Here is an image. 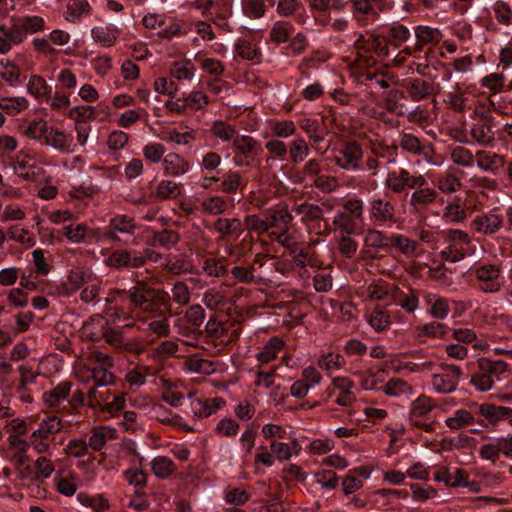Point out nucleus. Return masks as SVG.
<instances>
[{
	"instance_id": "nucleus-1",
	"label": "nucleus",
	"mask_w": 512,
	"mask_h": 512,
	"mask_svg": "<svg viewBox=\"0 0 512 512\" xmlns=\"http://www.w3.org/2000/svg\"><path fill=\"white\" fill-rule=\"evenodd\" d=\"M64 425L61 418L56 415L46 414L40 420L37 428L27 438L29 445L37 454H48L51 451L54 435L62 431Z\"/></svg>"
},
{
	"instance_id": "nucleus-2",
	"label": "nucleus",
	"mask_w": 512,
	"mask_h": 512,
	"mask_svg": "<svg viewBox=\"0 0 512 512\" xmlns=\"http://www.w3.org/2000/svg\"><path fill=\"white\" fill-rule=\"evenodd\" d=\"M95 358L97 364L90 366H80L76 371V376L83 383H89L90 380L94 382V387H103L113 383V374L109 371L112 366V359L109 355L96 352Z\"/></svg>"
},
{
	"instance_id": "nucleus-3",
	"label": "nucleus",
	"mask_w": 512,
	"mask_h": 512,
	"mask_svg": "<svg viewBox=\"0 0 512 512\" xmlns=\"http://www.w3.org/2000/svg\"><path fill=\"white\" fill-rule=\"evenodd\" d=\"M477 288L484 293H497L501 290L504 277L499 263H481L473 269Z\"/></svg>"
},
{
	"instance_id": "nucleus-4",
	"label": "nucleus",
	"mask_w": 512,
	"mask_h": 512,
	"mask_svg": "<svg viewBox=\"0 0 512 512\" xmlns=\"http://www.w3.org/2000/svg\"><path fill=\"white\" fill-rule=\"evenodd\" d=\"M479 370L471 377L470 383L480 392L493 388L495 379L507 370V364L501 360L480 359Z\"/></svg>"
},
{
	"instance_id": "nucleus-5",
	"label": "nucleus",
	"mask_w": 512,
	"mask_h": 512,
	"mask_svg": "<svg viewBox=\"0 0 512 512\" xmlns=\"http://www.w3.org/2000/svg\"><path fill=\"white\" fill-rule=\"evenodd\" d=\"M441 372L431 377V387L437 394H450L456 391L463 375L461 368L454 364H441Z\"/></svg>"
},
{
	"instance_id": "nucleus-6",
	"label": "nucleus",
	"mask_w": 512,
	"mask_h": 512,
	"mask_svg": "<svg viewBox=\"0 0 512 512\" xmlns=\"http://www.w3.org/2000/svg\"><path fill=\"white\" fill-rule=\"evenodd\" d=\"M7 442L10 449L13 450L11 460L16 470L22 478L28 477L32 473L30 466L31 457L28 454L32 445H29L28 440L21 435H9Z\"/></svg>"
},
{
	"instance_id": "nucleus-7",
	"label": "nucleus",
	"mask_w": 512,
	"mask_h": 512,
	"mask_svg": "<svg viewBox=\"0 0 512 512\" xmlns=\"http://www.w3.org/2000/svg\"><path fill=\"white\" fill-rule=\"evenodd\" d=\"M363 150L356 142H348L335 151L328 159L346 171H360Z\"/></svg>"
},
{
	"instance_id": "nucleus-8",
	"label": "nucleus",
	"mask_w": 512,
	"mask_h": 512,
	"mask_svg": "<svg viewBox=\"0 0 512 512\" xmlns=\"http://www.w3.org/2000/svg\"><path fill=\"white\" fill-rule=\"evenodd\" d=\"M437 407L435 400L425 394L419 395L414 399L409 407L408 420L409 422L426 432L432 430V424L427 423L430 413Z\"/></svg>"
},
{
	"instance_id": "nucleus-9",
	"label": "nucleus",
	"mask_w": 512,
	"mask_h": 512,
	"mask_svg": "<svg viewBox=\"0 0 512 512\" xmlns=\"http://www.w3.org/2000/svg\"><path fill=\"white\" fill-rule=\"evenodd\" d=\"M426 179L422 175H411L408 170L399 168L388 172L385 178V188L388 191L399 194L405 192L407 188H416L423 186Z\"/></svg>"
},
{
	"instance_id": "nucleus-10",
	"label": "nucleus",
	"mask_w": 512,
	"mask_h": 512,
	"mask_svg": "<svg viewBox=\"0 0 512 512\" xmlns=\"http://www.w3.org/2000/svg\"><path fill=\"white\" fill-rule=\"evenodd\" d=\"M95 280V275L91 269L85 267L72 268L65 280L57 286V293L63 297L74 295L84 284Z\"/></svg>"
},
{
	"instance_id": "nucleus-11",
	"label": "nucleus",
	"mask_w": 512,
	"mask_h": 512,
	"mask_svg": "<svg viewBox=\"0 0 512 512\" xmlns=\"http://www.w3.org/2000/svg\"><path fill=\"white\" fill-rule=\"evenodd\" d=\"M368 214L370 221L377 225L393 224L396 221L394 204L379 196H373L369 200Z\"/></svg>"
},
{
	"instance_id": "nucleus-12",
	"label": "nucleus",
	"mask_w": 512,
	"mask_h": 512,
	"mask_svg": "<svg viewBox=\"0 0 512 512\" xmlns=\"http://www.w3.org/2000/svg\"><path fill=\"white\" fill-rule=\"evenodd\" d=\"M13 169L24 180H36L44 175L41 163L29 154L20 152L12 162Z\"/></svg>"
},
{
	"instance_id": "nucleus-13",
	"label": "nucleus",
	"mask_w": 512,
	"mask_h": 512,
	"mask_svg": "<svg viewBox=\"0 0 512 512\" xmlns=\"http://www.w3.org/2000/svg\"><path fill=\"white\" fill-rule=\"evenodd\" d=\"M43 145L65 154L74 153L77 150L73 136L55 126L48 127Z\"/></svg>"
},
{
	"instance_id": "nucleus-14",
	"label": "nucleus",
	"mask_w": 512,
	"mask_h": 512,
	"mask_svg": "<svg viewBox=\"0 0 512 512\" xmlns=\"http://www.w3.org/2000/svg\"><path fill=\"white\" fill-rule=\"evenodd\" d=\"M477 412L493 428L497 427L501 422H507L512 426V408L510 407L483 403L477 407Z\"/></svg>"
},
{
	"instance_id": "nucleus-15",
	"label": "nucleus",
	"mask_w": 512,
	"mask_h": 512,
	"mask_svg": "<svg viewBox=\"0 0 512 512\" xmlns=\"http://www.w3.org/2000/svg\"><path fill=\"white\" fill-rule=\"evenodd\" d=\"M503 226V217L494 211H489L474 217L470 228L482 235H493Z\"/></svg>"
},
{
	"instance_id": "nucleus-16",
	"label": "nucleus",
	"mask_w": 512,
	"mask_h": 512,
	"mask_svg": "<svg viewBox=\"0 0 512 512\" xmlns=\"http://www.w3.org/2000/svg\"><path fill=\"white\" fill-rule=\"evenodd\" d=\"M188 396L191 398V411L198 418L210 417L226 406V401L222 397L192 398L191 393Z\"/></svg>"
},
{
	"instance_id": "nucleus-17",
	"label": "nucleus",
	"mask_w": 512,
	"mask_h": 512,
	"mask_svg": "<svg viewBox=\"0 0 512 512\" xmlns=\"http://www.w3.org/2000/svg\"><path fill=\"white\" fill-rule=\"evenodd\" d=\"M45 27V20L37 15H27L22 17L11 18V28L17 32L23 43L28 34H34L43 30Z\"/></svg>"
},
{
	"instance_id": "nucleus-18",
	"label": "nucleus",
	"mask_w": 512,
	"mask_h": 512,
	"mask_svg": "<svg viewBox=\"0 0 512 512\" xmlns=\"http://www.w3.org/2000/svg\"><path fill=\"white\" fill-rule=\"evenodd\" d=\"M391 235L377 229H368L363 238V253L373 256L381 250L391 248Z\"/></svg>"
},
{
	"instance_id": "nucleus-19",
	"label": "nucleus",
	"mask_w": 512,
	"mask_h": 512,
	"mask_svg": "<svg viewBox=\"0 0 512 512\" xmlns=\"http://www.w3.org/2000/svg\"><path fill=\"white\" fill-rule=\"evenodd\" d=\"M276 12L280 17L289 18L294 16L298 25L304 26L309 21L301 0H278Z\"/></svg>"
},
{
	"instance_id": "nucleus-20",
	"label": "nucleus",
	"mask_w": 512,
	"mask_h": 512,
	"mask_svg": "<svg viewBox=\"0 0 512 512\" xmlns=\"http://www.w3.org/2000/svg\"><path fill=\"white\" fill-rule=\"evenodd\" d=\"M109 397L104 393H98L96 388L88 390V406L92 408L101 407L104 411L113 414L121 410L125 403L122 395L114 396L112 401H108Z\"/></svg>"
},
{
	"instance_id": "nucleus-21",
	"label": "nucleus",
	"mask_w": 512,
	"mask_h": 512,
	"mask_svg": "<svg viewBox=\"0 0 512 512\" xmlns=\"http://www.w3.org/2000/svg\"><path fill=\"white\" fill-rule=\"evenodd\" d=\"M269 446L276 460L279 462L289 461L293 456H299L302 450V443L296 437H290L289 442L272 440Z\"/></svg>"
},
{
	"instance_id": "nucleus-22",
	"label": "nucleus",
	"mask_w": 512,
	"mask_h": 512,
	"mask_svg": "<svg viewBox=\"0 0 512 512\" xmlns=\"http://www.w3.org/2000/svg\"><path fill=\"white\" fill-rule=\"evenodd\" d=\"M448 327L446 324L431 321L413 328V336L419 343H425L428 338L446 339L448 335Z\"/></svg>"
},
{
	"instance_id": "nucleus-23",
	"label": "nucleus",
	"mask_w": 512,
	"mask_h": 512,
	"mask_svg": "<svg viewBox=\"0 0 512 512\" xmlns=\"http://www.w3.org/2000/svg\"><path fill=\"white\" fill-rule=\"evenodd\" d=\"M121 34V29L112 23L95 26L91 29V38L102 47L109 48L115 45Z\"/></svg>"
},
{
	"instance_id": "nucleus-24",
	"label": "nucleus",
	"mask_w": 512,
	"mask_h": 512,
	"mask_svg": "<svg viewBox=\"0 0 512 512\" xmlns=\"http://www.w3.org/2000/svg\"><path fill=\"white\" fill-rule=\"evenodd\" d=\"M466 477H468V472L459 467L442 466L433 474V479L436 482H443L447 487L451 488L461 487Z\"/></svg>"
},
{
	"instance_id": "nucleus-25",
	"label": "nucleus",
	"mask_w": 512,
	"mask_h": 512,
	"mask_svg": "<svg viewBox=\"0 0 512 512\" xmlns=\"http://www.w3.org/2000/svg\"><path fill=\"white\" fill-rule=\"evenodd\" d=\"M382 392L389 397L409 400L415 395L416 390L405 380L392 378L382 386Z\"/></svg>"
},
{
	"instance_id": "nucleus-26",
	"label": "nucleus",
	"mask_w": 512,
	"mask_h": 512,
	"mask_svg": "<svg viewBox=\"0 0 512 512\" xmlns=\"http://www.w3.org/2000/svg\"><path fill=\"white\" fill-rule=\"evenodd\" d=\"M129 298L134 306L143 313H153V303L150 298V287L141 283L129 290Z\"/></svg>"
},
{
	"instance_id": "nucleus-27",
	"label": "nucleus",
	"mask_w": 512,
	"mask_h": 512,
	"mask_svg": "<svg viewBox=\"0 0 512 512\" xmlns=\"http://www.w3.org/2000/svg\"><path fill=\"white\" fill-rule=\"evenodd\" d=\"M164 23L161 29L157 31V36L162 41H171L174 38H180L188 34L184 22L176 17L166 15Z\"/></svg>"
},
{
	"instance_id": "nucleus-28",
	"label": "nucleus",
	"mask_w": 512,
	"mask_h": 512,
	"mask_svg": "<svg viewBox=\"0 0 512 512\" xmlns=\"http://www.w3.org/2000/svg\"><path fill=\"white\" fill-rule=\"evenodd\" d=\"M413 189L414 191L410 196L409 204L415 212L434 203L437 199L438 192L434 188L426 186V183L423 186Z\"/></svg>"
},
{
	"instance_id": "nucleus-29",
	"label": "nucleus",
	"mask_w": 512,
	"mask_h": 512,
	"mask_svg": "<svg viewBox=\"0 0 512 512\" xmlns=\"http://www.w3.org/2000/svg\"><path fill=\"white\" fill-rule=\"evenodd\" d=\"M72 384L68 381L60 382L53 389L42 394L43 403L49 408H59L68 399Z\"/></svg>"
},
{
	"instance_id": "nucleus-30",
	"label": "nucleus",
	"mask_w": 512,
	"mask_h": 512,
	"mask_svg": "<svg viewBox=\"0 0 512 512\" xmlns=\"http://www.w3.org/2000/svg\"><path fill=\"white\" fill-rule=\"evenodd\" d=\"M333 227L335 233H352L360 235L363 232V222L337 211L333 217Z\"/></svg>"
},
{
	"instance_id": "nucleus-31",
	"label": "nucleus",
	"mask_w": 512,
	"mask_h": 512,
	"mask_svg": "<svg viewBox=\"0 0 512 512\" xmlns=\"http://www.w3.org/2000/svg\"><path fill=\"white\" fill-rule=\"evenodd\" d=\"M285 342L278 336H273L260 348L255 357L261 365L268 364L275 360L283 350Z\"/></svg>"
},
{
	"instance_id": "nucleus-32",
	"label": "nucleus",
	"mask_w": 512,
	"mask_h": 512,
	"mask_svg": "<svg viewBox=\"0 0 512 512\" xmlns=\"http://www.w3.org/2000/svg\"><path fill=\"white\" fill-rule=\"evenodd\" d=\"M332 386L339 392V395L335 399V403L343 407L352 405L356 399L352 391L354 387L353 381L347 377H336L332 380Z\"/></svg>"
},
{
	"instance_id": "nucleus-33",
	"label": "nucleus",
	"mask_w": 512,
	"mask_h": 512,
	"mask_svg": "<svg viewBox=\"0 0 512 512\" xmlns=\"http://www.w3.org/2000/svg\"><path fill=\"white\" fill-rule=\"evenodd\" d=\"M163 171L170 176H181L190 170L189 162L177 153L170 152L162 160Z\"/></svg>"
},
{
	"instance_id": "nucleus-34",
	"label": "nucleus",
	"mask_w": 512,
	"mask_h": 512,
	"mask_svg": "<svg viewBox=\"0 0 512 512\" xmlns=\"http://www.w3.org/2000/svg\"><path fill=\"white\" fill-rule=\"evenodd\" d=\"M475 161L477 166L487 172L495 173L504 166V159L502 156L493 151L480 150L475 154Z\"/></svg>"
},
{
	"instance_id": "nucleus-35",
	"label": "nucleus",
	"mask_w": 512,
	"mask_h": 512,
	"mask_svg": "<svg viewBox=\"0 0 512 512\" xmlns=\"http://www.w3.org/2000/svg\"><path fill=\"white\" fill-rule=\"evenodd\" d=\"M395 288H390L385 282L374 281L363 291V296L372 301H385L390 303Z\"/></svg>"
},
{
	"instance_id": "nucleus-36",
	"label": "nucleus",
	"mask_w": 512,
	"mask_h": 512,
	"mask_svg": "<svg viewBox=\"0 0 512 512\" xmlns=\"http://www.w3.org/2000/svg\"><path fill=\"white\" fill-rule=\"evenodd\" d=\"M90 13L91 6L87 0H69L63 16L66 21L75 23L80 19L89 16Z\"/></svg>"
},
{
	"instance_id": "nucleus-37",
	"label": "nucleus",
	"mask_w": 512,
	"mask_h": 512,
	"mask_svg": "<svg viewBox=\"0 0 512 512\" xmlns=\"http://www.w3.org/2000/svg\"><path fill=\"white\" fill-rule=\"evenodd\" d=\"M365 319L375 332H383L391 325L389 313L380 307L367 310L365 312Z\"/></svg>"
},
{
	"instance_id": "nucleus-38",
	"label": "nucleus",
	"mask_w": 512,
	"mask_h": 512,
	"mask_svg": "<svg viewBox=\"0 0 512 512\" xmlns=\"http://www.w3.org/2000/svg\"><path fill=\"white\" fill-rule=\"evenodd\" d=\"M425 302L428 307V313L433 318L444 320L449 315L450 307L445 298L437 294L430 293L426 295Z\"/></svg>"
},
{
	"instance_id": "nucleus-39",
	"label": "nucleus",
	"mask_w": 512,
	"mask_h": 512,
	"mask_svg": "<svg viewBox=\"0 0 512 512\" xmlns=\"http://www.w3.org/2000/svg\"><path fill=\"white\" fill-rule=\"evenodd\" d=\"M414 34L416 37V46L418 49H421L428 44H437L442 39L441 31L428 25L416 26L414 29Z\"/></svg>"
},
{
	"instance_id": "nucleus-40",
	"label": "nucleus",
	"mask_w": 512,
	"mask_h": 512,
	"mask_svg": "<svg viewBox=\"0 0 512 512\" xmlns=\"http://www.w3.org/2000/svg\"><path fill=\"white\" fill-rule=\"evenodd\" d=\"M48 124L44 119L37 118L30 121L27 126H23L20 128V132L25 137L34 140L41 145H43L47 130Z\"/></svg>"
},
{
	"instance_id": "nucleus-41",
	"label": "nucleus",
	"mask_w": 512,
	"mask_h": 512,
	"mask_svg": "<svg viewBox=\"0 0 512 512\" xmlns=\"http://www.w3.org/2000/svg\"><path fill=\"white\" fill-rule=\"evenodd\" d=\"M360 385L364 390H381L385 382V372L381 369H369L364 373L358 374Z\"/></svg>"
},
{
	"instance_id": "nucleus-42",
	"label": "nucleus",
	"mask_w": 512,
	"mask_h": 512,
	"mask_svg": "<svg viewBox=\"0 0 512 512\" xmlns=\"http://www.w3.org/2000/svg\"><path fill=\"white\" fill-rule=\"evenodd\" d=\"M474 415L467 409L460 408L453 412L444 421L445 425L451 430H460L475 423Z\"/></svg>"
},
{
	"instance_id": "nucleus-43",
	"label": "nucleus",
	"mask_w": 512,
	"mask_h": 512,
	"mask_svg": "<svg viewBox=\"0 0 512 512\" xmlns=\"http://www.w3.org/2000/svg\"><path fill=\"white\" fill-rule=\"evenodd\" d=\"M29 106L30 103L24 96L0 97V109L9 116H16L27 110Z\"/></svg>"
},
{
	"instance_id": "nucleus-44",
	"label": "nucleus",
	"mask_w": 512,
	"mask_h": 512,
	"mask_svg": "<svg viewBox=\"0 0 512 512\" xmlns=\"http://www.w3.org/2000/svg\"><path fill=\"white\" fill-rule=\"evenodd\" d=\"M293 30L294 26L290 21L277 20L271 26L269 38L275 44H282L289 40Z\"/></svg>"
},
{
	"instance_id": "nucleus-45",
	"label": "nucleus",
	"mask_w": 512,
	"mask_h": 512,
	"mask_svg": "<svg viewBox=\"0 0 512 512\" xmlns=\"http://www.w3.org/2000/svg\"><path fill=\"white\" fill-rule=\"evenodd\" d=\"M194 60L199 64L202 71L218 79L224 72V65L221 61L207 57L202 52H197Z\"/></svg>"
},
{
	"instance_id": "nucleus-46",
	"label": "nucleus",
	"mask_w": 512,
	"mask_h": 512,
	"mask_svg": "<svg viewBox=\"0 0 512 512\" xmlns=\"http://www.w3.org/2000/svg\"><path fill=\"white\" fill-rule=\"evenodd\" d=\"M27 91L37 100L43 101L50 96L52 87L41 76L32 75L27 82Z\"/></svg>"
},
{
	"instance_id": "nucleus-47",
	"label": "nucleus",
	"mask_w": 512,
	"mask_h": 512,
	"mask_svg": "<svg viewBox=\"0 0 512 512\" xmlns=\"http://www.w3.org/2000/svg\"><path fill=\"white\" fill-rule=\"evenodd\" d=\"M211 135L222 142H231L237 136L235 126L223 120H215L212 122L210 129Z\"/></svg>"
},
{
	"instance_id": "nucleus-48",
	"label": "nucleus",
	"mask_w": 512,
	"mask_h": 512,
	"mask_svg": "<svg viewBox=\"0 0 512 512\" xmlns=\"http://www.w3.org/2000/svg\"><path fill=\"white\" fill-rule=\"evenodd\" d=\"M391 302L400 306L408 313H413L419 307V298L413 291L403 293L398 288L394 289Z\"/></svg>"
},
{
	"instance_id": "nucleus-49",
	"label": "nucleus",
	"mask_w": 512,
	"mask_h": 512,
	"mask_svg": "<svg viewBox=\"0 0 512 512\" xmlns=\"http://www.w3.org/2000/svg\"><path fill=\"white\" fill-rule=\"evenodd\" d=\"M196 73V67L189 59L175 61L170 67V74L177 80L191 81Z\"/></svg>"
},
{
	"instance_id": "nucleus-50",
	"label": "nucleus",
	"mask_w": 512,
	"mask_h": 512,
	"mask_svg": "<svg viewBox=\"0 0 512 512\" xmlns=\"http://www.w3.org/2000/svg\"><path fill=\"white\" fill-rule=\"evenodd\" d=\"M21 70L9 59L0 61V78L9 86L16 87L20 83Z\"/></svg>"
},
{
	"instance_id": "nucleus-51",
	"label": "nucleus",
	"mask_w": 512,
	"mask_h": 512,
	"mask_svg": "<svg viewBox=\"0 0 512 512\" xmlns=\"http://www.w3.org/2000/svg\"><path fill=\"white\" fill-rule=\"evenodd\" d=\"M77 499L81 505L91 508L94 512H106L110 509V502L103 494L80 493L77 495Z\"/></svg>"
},
{
	"instance_id": "nucleus-52",
	"label": "nucleus",
	"mask_w": 512,
	"mask_h": 512,
	"mask_svg": "<svg viewBox=\"0 0 512 512\" xmlns=\"http://www.w3.org/2000/svg\"><path fill=\"white\" fill-rule=\"evenodd\" d=\"M181 194V187L173 180H161L155 187L154 195L158 200L175 199Z\"/></svg>"
},
{
	"instance_id": "nucleus-53",
	"label": "nucleus",
	"mask_w": 512,
	"mask_h": 512,
	"mask_svg": "<svg viewBox=\"0 0 512 512\" xmlns=\"http://www.w3.org/2000/svg\"><path fill=\"white\" fill-rule=\"evenodd\" d=\"M267 129L271 136L288 138L295 134L297 128L291 120H275L268 123Z\"/></svg>"
},
{
	"instance_id": "nucleus-54",
	"label": "nucleus",
	"mask_w": 512,
	"mask_h": 512,
	"mask_svg": "<svg viewBox=\"0 0 512 512\" xmlns=\"http://www.w3.org/2000/svg\"><path fill=\"white\" fill-rule=\"evenodd\" d=\"M288 151L290 161L298 164L306 159L309 155L310 148L304 138L298 137L290 142Z\"/></svg>"
},
{
	"instance_id": "nucleus-55",
	"label": "nucleus",
	"mask_w": 512,
	"mask_h": 512,
	"mask_svg": "<svg viewBox=\"0 0 512 512\" xmlns=\"http://www.w3.org/2000/svg\"><path fill=\"white\" fill-rule=\"evenodd\" d=\"M201 207L205 213L216 216L226 211L228 203L223 196L213 195L202 199Z\"/></svg>"
},
{
	"instance_id": "nucleus-56",
	"label": "nucleus",
	"mask_w": 512,
	"mask_h": 512,
	"mask_svg": "<svg viewBox=\"0 0 512 512\" xmlns=\"http://www.w3.org/2000/svg\"><path fill=\"white\" fill-rule=\"evenodd\" d=\"M407 91L413 101H420L430 96L431 84L420 78L413 79L407 85Z\"/></svg>"
},
{
	"instance_id": "nucleus-57",
	"label": "nucleus",
	"mask_w": 512,
	"mask_h": 512,
	"mask_svg": "<svg viewBox=\"0 0 512 512\" xmlns=\"http://www.w3.org/2000/svg\"><path fill=\"white\" fill-rule=\"evenodd\" d=\"M234 154H251L259 147V142L248 135H237L232 141Z\"/></svg>"
},
{
	"instance_id": "nucleus-58",
	"label": "nucleus",
	"mask_w": 512,
	"mask_h": 512,
	"mask_svg": "<svg viewBox=\"0 0 512 512\" xmlns=\"http://www.w3.org/2000/svg\"><path fill=\"white\" fill-rule=\"evenodd\" d=\"M317 364L320 369L333 372L340 370L345 365V359L343 356L337 353H327L319 357Z\"/></svg>"
},
{
	"instance_id": "nucleus-59",
	"label": "nucleus",
	"mask_w": 512,
	"mask_h": 512,
	"mask_svg": "<svg viewBox=\"0 0 512 512\" xmlns=\"http://www.w3.org/2000/svg\"><path fill=\"white\" fill-rule=\"evenodd\" d=\"M390 241L391 247H396L405 256H415L417 248V244L415 241L407 238L402 234H392Z\"/></svg>"
},
{
	"instance_id": "nucleus-60",
	"label": "nucleus",
	"mask_w": 512,
	"mask_h": 512,
	"mask_svg": "<svg viewBox=\"0 0 512 512\" xmlns=\"http://www.w3.org/2000/svg\"><path fill=\"white\" fill-rule=\"evenodd\" d=\"M239 429L240 425L236 420L224 417L216 423L214 433L218 437L230 438L236 436L239 432Z\"/></svg>"
},
{
	"instance_id": "nucleus-61",
	"label": "nucleus",
	"mask_w": 512,
	"mask_h": 512,
	"mask_svg": "<svg viewBox=\"0 0 512 512\" xmlns=\"http://www.w3.org/2000/svg\"><path fill=\"white\" fill-rule=\"evenodd\" d=\"M338 239V249L342 256L352 258L358 249V242L351 237L352 233H335Z\"/></svg>"
},
{
	"instance_id": "nucleus-62",
	"label": "nucleus",
	"mask_w": 512,
	"mask_h": 512,
	"mask_svg": "<svg viewBox=\"0 0 512 512\" xmlns=\"http://www.w3.org/2000/svg\"><path fill=\"white\" fill-rule=\"evenodd\" d=\"M151 469L156 477L167 478L173 473L175 467L169 458L157 456L151 461Z\"/></svg>"
},
{
	"instance_id": "nucleus-63",
	"label": "nucleus",
	"mask_w": 512,
	"mask_h": 512,
	"mask_svg": "<svg viewBox=\"0 0 512 512\" xmlns=\"http://www.w3.org/2000/svg\"><path fill=\"white\" fill-rule=\"evenodd\" d=\"M46 100L48 101L50 108L56 112L66 114L71 109L70 96L63 92L56 91L53 94L51 93Z\"/></svg>"
},
{
	"instance_id": "nucleus-64",
	"label": "nucleus",
	"mask_w": 512,
	"mask_h": 512,
	"mask_svg": "<svg viewBox=\"0 0 512 512\" xmlns=\"http://www.w3.org/2000/svg\"><path fill=\"white\" fill-rule=\"evenodd\" d=\"M492 11L498 23L505 26L512 24V9L504 0H496L492 5Z\"/></svg>"
}]
</instances>
